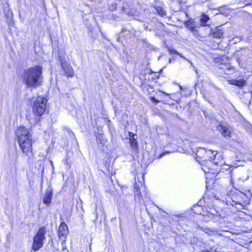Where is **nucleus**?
Returning a JSON list of instances; mask_svg holds the SVG:
<instances>
[{
  "label": "nucleus",
  "instance_id": "obj_23",
  "mask_svg": "<svg viewBox=\"0 0 252 252\" xmlns=\"http://www.w3.org/2000/svg\"><path fill=\"white\" fill-rule=\"evenodd\" d=\"M246 6L249 5L251 6L252 7V4H251L250 3H248L246 4Z\"/></svg>",
  "mask_w": 252,
  "mask_h": 252
},
{
  "label": "nucleus",
  "instance_id": "obj_6",
  "mask_svg": "<svg viewBox=\"0 0 252 252\" xmlns=\"http://www.w3.org/2000/svg\"><path fill=\"white\" fill-rule=\"evenodd\" d=\"M68 233L67 225L65 223H62L58 230V235L60 239L65 241Z\"/></svg>",
  "mask_w": 252,
  "mask_h": 252
},
{
  "label": "nucleus",
  "instance_id": "obj_11",
  "mask_svg": "<svg viewBox=\"0 0 252 252\" xmlns=\"http://www.w3.org/2000/svg\"><path fill=\"white\" fill-rule=\"evenodd\" d=\"M207 154L208 155H210V154L212 155V156H210V161H212V160H214V163L216 165L219 164V162L215 161V158H216V155H217V153H216L215 151H212L211 150H209L208 151H207Z\"/></svg>",
  "mask_w": 252,
  "mask_h": 252
},
{
  "label": "nucleus",
  "instance_id": "obj_20",
  "mask_svg": "<svg viewBox=\"0 0 252 252\" xmlns=\"http://www.w3.org/2000/svg\"><path fill=\"white\" fill-rule=\"evenodd\" d=\"M175 53L179 55L180 57L183 58L184 59L188 61L184 56H183L182 54L178 53L177 51H175Z\"/></svg>",
  "mask_w": 252,
  "mask_h": 252
},
{
  "label": "nucleus",
  "instance_id": "obj_19",
  "mask_svg": "<svg viewBox=\"0 0 252 252\" xmlns=\"http://www.w3.org/2000/svg\"><path fill=\"white\" fill-rule=\"evenodd\" d=\"M197 243H198V244H195V245H194V246L193 247V249H194V250H196V249H197V247L198 246H201V244H202V243H201V242H197Z\"/></svg>",
  "mask_w": 252,
  "mask_h": 252
},
{
  "label": "nucleus",
  "instance_id": "obj_2",
  "mask_svg": "<svg viewBox=\"0 0 252 252\" xmlns=\"http://www.w3.org/2000/svg\"><path fill=\"white\" fill-rule=\"evenodd\" d=\"M42 68L35 66L25 71L24 80L29 87H36L40 85L41 79Z\"/></svg>",
  "mask_w": 252,
  "mask_h": 252
},
{
  "label": "nucleus",
  "instance_id": "obj_17",
  "mask_svg": "<svg viewBox=\"0 0 252 252\" xmlns=\"http://www.w3.org/2000/svg\"><path fill=\"white\" fill-rule=\"evenodd\" d=\"M189 22H187V26L189 29L192 32H194L196 31V28L194 27L193 25L188 24Z\"/></svg>",
  "mask_w": 252,
  "mask_h": 252
},
{
  "label": "nucleus",
  "instance_id": "obj_9",
  "mask_svg": "<svg viewBox=\"0 0 252 252\" xmlns=\"http://www.w3.org/2000/svg\"><path fill=\"white\" fill-rule=\"evenodd\" d=\"M222 31L219 27L214 28L211 30L210 34L213 37L220 38L223 35Z\"/></svg>",
  "mask_w": 252,
  "mask_h": 252
},
{
  "label": "nucleus",
  "instance_id": "obj_24",
  "mask_svg": "<svg viewBox=\"0 0 252 252\" xmlns=\"http://www.w3.org/2000/svg\"><path fill=\"white\" fill-rule=\"evenodd\" d=\"M162 93H163L164 94H166V95H168V94H166L165 92H163Z\"/></svg>",
  "mask_w": 252,
  "mask_h": 252
},
{
  "label": "nucleus",
  "instance_id": "obj_4",
  "mask_svg": "<svg viewBox=\"0 0 252 252\" xmlns=\"http://www.w3.org/2000/svg\"><path fill=\"white\" fill-rule=\"evenodd\" d=\"M46 233V229L45 227H41L33 237L32 249L34 251H37L42 247L43 242L45 239V234Z\"/></svg>",
  "mask_w": 252,
  "mask_h": 252
},
{
  "label": "nucleus",
  "instance_id": "obj_14",
  "mask_svg": "<svg viewBox=\"0 0 252 252\" xmlns=\"http://www.w3.org/2000/svg\"><path fill=\"white\" fill-rule=\"evenodd\" d=\"M134 195L136 197H138V198H139L141 196V192L140 191V189L136 186L134 187Z\"/></svg>",
  "mask_w": 252,
  "mask_h": 252
},
{
  "label": "nucleus",
  "instance_id": "obj_13",
  "mask_svg": "<svg viewBox=\"0 0 252 252\" xmlns=\"http://www.w3.org/2000/svg\"><path fill=\"white\" fill-rule=\"evenodd\" d=\"M158 13L161 16H165L166 15L165 10L161 7H157L156 8Z\"/></svg>",
  "mask_w": 252,
  "mask_h": 252
},
{
  "label": "nucleus",
  "instance_id": "obj_22",
  "mask_svg": "<svg viewBox=\"0 0 252 252\" xmlns=\"http://www.w3.org/2000/svg\"><path fill=\"white\" fill-rule=\"evenodd\" d=\"M94 214L95 215V220H97V217H98V213L96 211V208H95V211Z\"/></svg>",
  "mask_w": 252,
  "mask_h": 252
},
{
  "label": "nucleus",
  "instance_id": "obj_10",
  "mask_svg": "<svg viewBox=\"0 0 252 252\" xmlns=\"http://www.w3.org/2000/svg\"><path fill=\"white\" fill-rule=\"evenodd\" d=\"M246 81L244 79L233 80L230 81V84L236 85L239 88H242L245 85Z\"/></svg>",
  "mask_w": 252,
  "mask_h": 252
},
{
  "label": "nucleus",
  "instance_id": "obj_1",
  "mask_svg": "<svg viewBox=\"0 0 252 252\" xmlns=\"http://www.w3.org/2000/svg\"><path fill=\"white\" fill-rule=\"evenodd\" d=\"M16 136L19 146L23 153L29 158L33 155L32 152V136L29 129L24 126H20L16 131Z\"/></svg>",
  "mask_w": 252,
  "mask_h": 252
},
{
  "label": "nucleus",
  "instance_id": "obj_3",
  "mask_svg": "<svg viewBox=\"0 0 252 252\" xmlns=\"http://www.w3.org/2000/svg\"><path fill=\"white\" fill-rule=\"evenodd\" d=\"M47 99L46 97L38 96L32 101V112L37 116H41L45 112Z\"/></svg>",
  "mask_w": 252,
  "mask_h": 252
},
{
  "label": "nucleus",
  "instance_id": "obj_5",
  "mask_svg": "<svg viewBox=\"0 0 252 252\" xmlns=\"http://www.w3.org/2000/svg\"><path fill=\"white\" fill-rule=\"evenodd\" d=\"M218 129L224 137L230 136L231 128L229 125L221 123L218 126Z\"/></svg>",
  "mask_w": 252,
  "mask_h": 252
},
{
  "label": "nucleus",
  "instance_id": "obj_15",
  "mask_svg": "<svg viewBox=\"0 0 252 252\" xmlns=\"http://www.w3.org/2000/svg\"><path fill=\"white\" fill-rule=\"evenodd\" d=\"M209 17L205 15H203L201 18V23L203 25H205L207 23V22L209 20Z\"/></svg>",
  "mask_w": 252,
  "mask_h": 252
},
{
  "label": "nucleus",
  "instance_id": "obj_12",
  "mask_svg": "<svg viewBox=\"0 0 252 252\" xmlns=\"http://www.w3.org/2000/svg\"><path fill=\"white\" fill-rule=\"evenodd\" d=\"M129 143L132 148L134 150H136L138 148V144L136 140L132 137L129 139Z\"/></svg>",
  "mask_w": 252,
  "mask_h": 252
},
{
  "label": "nucleus",
  "instance_id": "obj_7",
  "mask_svg": "<svg viewBox=\"0 0 252 252\" xmlns=\"http://www.w3.org/2000/svg\"><path fill=\"white\" fill-rule=\"evenodd\" d=\"M62 68L67 77L73 76L74 70L71 66L66 62H61Z\"/></svg>",
  "mask_w": 252,
  "mask_h": 252
},
{
  "label": "nucleus",
  "instance_id": "obj_8",
  "mask_svg": "<svg viewBox=\"0 0 252 252\" xmlns=\"http://www.w3.org/2000/svg\"><path fill=\"white\" fill-rule=\"evenodd\" d=\"M53 195V190L51 188H48L46 190L45 193L43 197V203L49 206L51 203L52 198Z\"/></svg>",
  "mask_w": 252,
  "mask_h": 252
},
{
  "label": "nucleus",
  "instance_id": "obj_18",
  "mask_svg": "<svg viewBox=\"0 0 252 252\" xmlns=\"http://www.w3.org/2000/svg\"><path fill=\"white\" fill-rule=\"evenodd\" d=\"M150 99L152 100V102H154L156 104H157L159 102V100L156 99V98L154 97H151Z\"/></svg>",
  "mask_w": 252,
  "mask_h": 252
},
{
  "label": "nucleus",
  "instance_id": "obj_21",
  "mask_svg": "<svg viewBox=\"0 0 252 252\" xmlns=\"http://www.w3.org/2000/svg\"><path fill=\"white\" fill-rule=\"evenodd\" d=\"M249 176L248 175H247L245 178H240L239 180H242L244 182L245 181L249 179Z\"/></svg>",
  "mask_w": 252,
  "mask_h": 252
},
{
  "label": "nucleus",
  "instance_id": "obj_16",
  "mask_svg": "<svg viewBox=\"0 0 252 252\" xmlns=\"http://www.w3.org/2000/svg\"><path fill=\"white\" fill-rule=\"evenodd\" d=\"M206 233L208 234L209 235H211L214 233V231L212 230H211L209 228H205L203 230Z\"/></svg>",
  "mask_w": 252,
  "mask_h": 252
}]
</instances>
